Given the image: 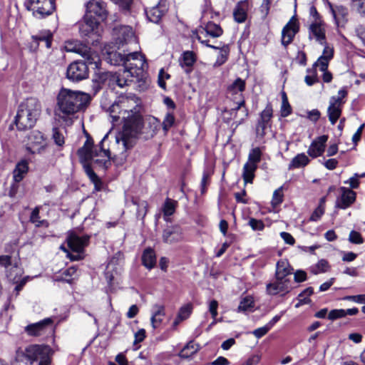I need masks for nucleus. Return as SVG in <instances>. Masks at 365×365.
I'll return each instance as SVG.
<instances>
[{"instance_id":"f257e3e1","label":"nucleus","mask_w":365,"mask_h":365,"mask_svg":"<svg viewBox=\"0 0 365 365\" xmlns=\"http://www.w3.org/2000/svg\"><path fill=\"white\" fill-rule=\"evenodd\" d=\"M160 127V122L155 117H148L144 122L140 114L128 116L124 122L122 130L115 136L119 152L123 153L133 148L140 135H143L145 139L153 138Z\"/></svg>"},{"instance_id":"f03ea898","label":"nucleus","mask_w":365,"mask_h":365,"mask_svg":"<svg viewBox=\"0 0 365 365\" xmlns=\"http://www.w3.org/2000/svg\"><path fill=\"white\" fill-rule=\"evenodd\" d=\"M41 111V103L36 98H28L21 102L15 118L18 130H26L32 128L39 119Z\"/></svg>"},{"instance_id":"7ed1b4c3","label":"nucleus","mask_w":365,"mask_h":365,"mask_svg":"<svg viewBox=\"0 0 365 365\" xmlns=\"http://www.w3.org/2000/svg\"><path fill=\"white\" fill-rule=\"evenodd\" d=\"M91 99L86 93L62 88L57 97V105L63 114L69 115L84 109Z\"/></svg>"},{"instance_id":"20e7f679","label":"nucleus","mask_w":365,"mask_h":365,"mask_svg":"<svg viewBox=\"0 0 365 365\" xmlns=\"http://www.w3.org/2000/svg\"><path fill=\"white\" fill-rule=\"evenodd\" d=\"M53 350L48 345L31 344L24 349H19L16 359L20 362H29V365L38 361V365H51Z\"/></svg>"},{"instance_id":"39448f33","label":"nucleus","mask_w":365,"mask_h":365,"mask_svg":"<svg viewBox=\"0 0 365 365\" xmlns=\"http://www.w3.org/2000/svg\"><path fill=\"white\" fill-rule=\"evenodd\" d=\"M56 9V0H29L27 4V9L39 19L51 16Z\"/></svg>"},{"instance_id":"423d86ee","label":"nucleus","mask_w":365,"mask_h":365,"mask_svg":"<svg viewBox=\"0 0 365 365\" xmlns=\"http://www.w3.org/2000/svg\"><path fill=\"white\" fill-rule=\"evenodd\" d=\"M145 66V57L138 52H133L127 54V59L123 69L128 76L139 77L143 74Z\"/></svg>"},{"instance_id":"0eeeda50","label":"nucleus","mask_w":365,"mask_h":365,"mask_svg":"<svg viewBox=\"0 0 365 365\" xmlns=\"http://www.w3.org/2000/svg\"><path fill=\"white\" fill-rule=\"evenodd\" d=\"M78 155L81 163L83 164V169L91 180L97 175L91 168V159L98 156L97 150L95 151L91 149V139L88 138L83 147L78 149Z\"/></svg>"},{"instance_id":"6e6552de","label":"nucleus","mask_w":365,"mask_h":365,"mask_svg":"<svg viewBox=\"0 0 365 365\" xmlns=\"http://www.w3.org/2000/svg\"><path fill=\"white\" fill-rule=\"evenodd\" d=\"M262 150L259 147L252 148L248 155V161L243 166L242 178L245 183H252L257 163L262 159Z\"/></svg>"},{"instance_id":"1a4fd4ad","label":"nucleus","mask_w":365,"mask_h":365,"mask_svg":"<svg viewBox=\"0 0 365 365\" xmlns=\"http://www.w3.org/2000/svg\"><path fill=\"white\" fill-rule=\"evenodd\" d=\"M80 35L82 38H85L90 43L88 38L92 41H96V37L98 36L99 23L92 16L85 14L83 19L78 23Z\"/></svg>"},{"instance_id":"9d476101","label":"nucleus","mask_w":365,"mask_h":365,"mask_svg":"<svg viewBox=\"0 0 365 365\" xmlns=\"http://www.w3.org/2000/svg\"><path fill=\"white\" fill-rule=\"evenodd\" d=\"M64 48L67 52L80 54L87 60L88 64H96L97 55L93 53L89 47L78 41L69 40L66 41Z\"/></svg>"},{"instance_id":"9b49d317","label":"nucleus","mask_w":365,"mask_h":365,"mask_svg":"<svg viewBox=\"0 0 365 365\" xmlns=\"http://www.w3.org/2000/svg\"><path fill=\"white\" fill-rule=\"evenodd\" d=\"M67 78L72 81H80L88 77V68L86 63L76 61L71 63L67 68Z\"/></svg>"},{"instance_id":"f8f14e48","label":"nucleus","mask_w":365,"mask_h":365,"mask_svg":"<svg viewBox=\"0 0 365 365\" xmlns=\"http://www.w3.org/2000/svg\"><path fill=\"white\" fill-rule=\"evenodd\" d=\"M107 138V135L102 139L99 144L98 147H93V142L91 141V149L95 151L97 150V153H98V156L91 159V162H93L95 165L98 166L99 168H102L103 169H107L110 165V151L109 149H105L103 147L104 142Z\"/></svg>"},{"instance_id":"ddd939ff","label":"nucleus","mask_w":365,"mask_h":365,"mask_svg":"<svg viewBox=\"0 0 365 365\" xmlns=\"http://www.w3.org/2000/svg\"><path fill=\"white\" fill-rule=\"evenodd\" d=\"M52 324L53 320L51 318H46L38 322L27 325L24 331L29 336H39L51 329Z\"/></svg>"},{"instance_id":"4468645a","label":"nucleus","mask_w":365,"mask_h":365,"mask_svg":"<svg viewBox=\"0 0 365 365\" xmlns=\"http://www.w3.org/2000/svg\"><path fill=\"white\" fill-rule=\"evenodd\" d=\"M86 14L96 15L100 20L104 21L108 16L106 3L102 0H90L86 4Z\"/></svg>"},{"instance_id":"2eb2a0df","label":"nucleus","mask_w":365,"mask_h":365,"mask_svg":"<svg viewBox=\"0 0 365 365\" xmlns=\"http://www.w3.org/2000/svg\"><path fill=\"white\" fill-rule=\"evenodd\" d=\"M120 105L122 108L124 109V113H128L127 116H123L125 121L128 119V116H132L135 113L139 114L140 101L135 95L129 94L123 98Z\"/></svg>"},{"instance_id":"dca6fc26","label":"nucleus","mask_w":365,"mask_h":365,"mask_svg":"<svg viewBox=\"0 0 365 365\" xmlns=\"http://www.w3.org/2000/svg\"><path fill=\"white\" fill-rule=\"evenodd\" d=\"M299 31V23L295 16H292L282 31V44L285 47L292 43Z\"/></svg>"},{"instance_id":"f3484780","label":"nucleus","mask_w":365,"mask_h":365,"mask_svg":"<svg viewBox=\"0 0 365 365\" xmlns=\"http://www.w3.org/2000/svg\"><path fill=\"white\" fill-rule=\"evenodd\" d=\"M27 149L32 153H41L46 147L43 133L38 130H33L28 136Z\"/></svg>"},{"instance_id":"a211bd4d","label":"nucleus","mask_w":365,"mask_h":365,"mask_svg":"<svg viewBox=\"0 0 365 365\" xmlns=\"http://www.w3.org/2000/svg\"><path fill=\"white\" fill-rule=\"evenodd\" d=\"M339 190L341 195L336 198L335 207L345 210L355 202L356 194L352 190L345 187H341Z\"/></svg>"},{"instance_id":"6ab92c4d","label":"nucleus","mask_w":365,"mask_h":365,"mask_svg":"<svg viewBox=\"0 0 365 365\" xmlns=\"http://www.w3.org/2000/svg\"><path fill=\"white\" fill-rule=\"evenodd\" d=\"M88 235L78 236L72 232L67 237L68 246L74 252H83L85 247L89 243Z\"/></svg>"},{"instance_id":"aec40b11","label":"nucleus","mask_w":365,"mask_h":365,"mask_svg":"<svg viewBox=\"0 0 365 365\" xmlns=\"http://www.w3.org/2000/svg\"><path fill=\"white\" fill-rule=\"evenodd\" d=\"M288 279L276 278L274 282L267 284L266 292L269 295H277L279 293H288L291 289Z\"/></svg>"},{"instance_id":"412c9836","label":"nucleus","mask_w":365,"mask_h":365,"mask_svg":"<svg viewBox=\"0 0 365 365\" xmlns=\"http://www.w3.org/2000/svg\"><path fill=\"white\" fill-rule=\"evenodd\" d=\"M182 229L178 225L167 227L163 232V240L168 244H173L182 240Z\"/></svg>"},{"instance_id":"4be33fe9","label":"nucleus","mask_w":365,"mask_h":365,"mask_svg":"<svg viewBox=\"0 0 365 365\" xmlns=\"http://www.w3.org/2000/svg\"><path fill=\"white\" fill-rule=\"evenodd\" d=\"M167 11L168 7L164 3H158L154 6L145 9L148 19L155 24L159 23Z\"/></svg>"},{"instance_id":"5701e85b","label":"nucleus","mask_w":365,"mask_h":365,"mask_svg":"<svg viewBox=\"0 0 365 365\" xmlns=\"http://www.w3.org/2000/svg\"><path fill=\"white\" fill-rule=\"evenodd\" d=\"M328 136L326 135H321L314 140L308 148V155L313 158L321 156L324 152Z\"/></svg>"},{"instance_id":"b1692460","label":"nucleus","mask_w":365,"mask_h":365,"mask_svg":"<svg viewBox=\"0 0 365 365\" xmlns=\"http://www.w3.org/2000/svg\"><path fill=\"white\" fill-rule=\"evenodd\" d=\"M31 47L36 48L40 43H44L45 47L50 48L53 40V34L49 30H43L36 35L32 36Z\"/></svg>"},{"instance_id":"393cba45","label":"nucleus","mask_w":365,"mask_h":365,"mask_svg":"<svg viewBox=\"0 0 365 365\" xmlns=\"http://www.w3.org/2000/svg\"><path fill=\"white\" fill-rule=\"evenodd\" d=\"M202 34H203L202 32L201 33V34H199L197 36V40L201 43L205 44L207 47H210V48L216 49V50H220V54L217 58V63L219 65L224 63L226 61L228 54H229V52H230L228 46L224 45L222 46H220L210 45L208 43V41H209L208 40L202 38Z\"/></svg>"},{"instance_id":"a878e982","label":"nucleus","mask_w":365,"mask_h":365,"mask_svg":"<svg viewBox=\"0 0 365 365\" xmlns=\"http://www.w3.org/2000/svg\"><path fill=\"white\" fill-rule=\"evenodd\" d=\"M249 4L247 0L239 1L233 10V17L236 22L243 23L247 17Z\"/></svg>"},{"instance_id":"bb28decb","label":"nucleus","mask_w":365,"mask_h":365,"mask_svg":"<svg viewBox=\"0 0 365 365\" xmlns=\"http://www.w3.org/2000/svg\"><path fill=\"white\" fill-rule=\"evenodd\" d=\"M165 315V307L163 305L155 304L153 307L150 322L153 329L158 328L161 324Z\"/></svg>"},{"instance_id":"cd10ccee","label":"nucleus","mask_w":365,"mask_h":365,"mask_svg":"<svg viewBox=\"0 0 365 365\" xmlns=\"http://www.w3.org/2000/svg\"><path fill=\"white\" fill-rule=\"evenodd\" d=\"M341 106L342 105L337 103V101L330 99L327 113L329 120L332 125H334L339 118L341 113Z\"/></svg>"},{"instance_id":"c85d7f7f","label":"nucleus","mask_w":365,"mask_h":365,"mask_svg":"<svg viewBox=\"0 0 365 365\" xmlns=\"http://www.w3.org/2000/svg\"><path fill=\"white\" fill-rule=\"evenodd\" d=\"M202 30L203 31H200L197 36L202 32L203 34H202V36L203 39H205V37L206 35L217 38L220 36L223 33L222 28L218 24L213 22H208Z\"/></svg>"},{"instance_id":"c756f323","label":"nucleus","mask_w":365,"mask_h":365,"mask_svg":"<svg viewBox=\"0 0 365 365\" xmlns=\"http://www.w3.org/2000/svg\"><path fill=\"white\" fill-rule=\"evenodd\" d=\"M292 270L287 261H279L276 265L275 278L286 279V277L292 273Z\"/></svg>"},{"instance_id":"7c9ffc66","label":"nucleus","mask_w":365,"mask_h":365,"mask_svg":"<svg viewBox=\"0 0 365 365\" xmlns=\"http://www.w3.org/2000/svg\"><path fill=\"white\" fill-rule=\"evenodd\" d=\"M142 262L149 269L154 267L156 263V255L152 248L148 247L144 250L142 255Z\"/></svg>"},{"instance_id":"2f4dec72","label":"nucleus","mask_w":365,"mask_h":365,"mask_svg":"<svg viewBox=\"0 0 365 365\" xmlns=\"http://www.w3.org/2000/svg\"><path fill=\"white\" fill-rule=\"evenodd\" d=\"M309 30L317 41L321 44H325V32L320 21H315L310 25Z\"/></svg>"},{"instance_id":"473e14b6","label":"nucleus","mask_w":365,"mask_h":365,"mask_svg":"<svg viewBox=\"0 0 365 365\" xmlns=\"http://www.w3.org/2000/svg\"><path fill=\"white\" fill-rule=\"evenodd\" d=\"M120 36L118 38L119 43H128L135 38L133 29L130 26H123L119 29Z\"/></svg>"},{"instance_id":"72a5a7b5","label":"nucleus","mask_w":365,"mask_h":365,"mask_svg":"<svg viewBox=\"0 0 365 365\" xmlns=\"http://www.w3.org/2000/svg\"><path fill=\"white\" fill-rule=\"evenodd\" d=\"M245 88V82L240 78H237L232 84L227 88V93L230 95H237L242 97V92Z\"/></svg>"},{"instance_id":"f704fd0d","label":"nucleus","mask_w":365,"mask_h":365,"mask_svg":"<svg viewBox=\"0 0 365 365\" xmlns=\"http://www.w3.org/2000/svg\"><path fill=\"white\" fill-rule=\"evenodd\" d=\"M127 59V54H122L118 52H110L108 53L107 61L112 65H122L123 67Z\"/></svg>"},{"instance_id":"c9c22d12","label":"nucleus","mask_w":365,"mask_h":365,"mask_svg":"<svg viewBox=\"0 0 365 365\" xmlns=\"http://www.w3.org/2000/svg\"><path fill=\"white\" fill-rule=\"evenodd\" d=\"M29 166L26 161L19 163L14 170V180L19 182L22 180L24 175L28 172Z\"/></svg>"},{"instance_id":"e433bc0d","label":"nucleus","mask_w":365,"mask_h":365,"mask_svg":"<svg viewBox=\"0 0 365 365\" xmlns=\"http://www.w3.org/2000/svg\"><path fill=\"white\" fill-rule=\"evenodd\" d=\"M309 163V158L304 153L297 155L289 165V169L299 168L306 166Z\"/></svg>"},{"instance_id":"4c0bfd02","label":"nucleus","mask_w":365,"mask_h":365,"mask_svg":"<svg viewBox=\"0 0 365 365\" xmlns=\"http://www.w3.org/2000/svg\"><path fill=\"white\" fill-rule=\"evenodd\" d=\"M196 59L195 53L192 51H185L182 54V57L180 61V66L182 67H187L186 72L190 71V68L195 63Z\"/></svg>"},{"instance_id":"58836bf2","label":"nucleus","mask_w":365,"mask_h":365,"mask_svg":"<svg viewBox=\"0 0 365 365\" xmlns=\"http://www.w3.org/2000/svg\"><path fill=\"white\" fill-rule=\"evenodd\" d=\"M199 347L198 344H195L191 341L184 346V348L180 351L179 355L181 358H189L197 353L199 350Z\"/></svg>"},{"instance_id":"ea45409f","label":"nucleus","mask_w":365,"mask_h":365,"mask_svg":"<svg viewBox=\"0 0 365 365\" xmlns=\"http://www.w3.org/2000/svg\"><path fill=\"white\" fill-rule=\"evenodd\" d=\"M254 300L253 298L250 296H247L242 298L240 302V304L237 307L238 312H245L247 311H252L254 307Z\"/></svg>"},{"instance_id":"a19ab883","label":"nucleus","mask_w":365,"mask_h":365,"mask_svg":"<svg viewBox=\"0 0 365 365\" xmlns=\"http://www.w3.org/2000/svg\"><path fill=\"white\" fill-rule=\"evenodd\" d=\"M314 292L312 287H308L302 292L297 297L298 302L295 304L296 308H299L303 304H307L311 302V299L308 297L303 298L304 295L311 296Z\"/></svg>"},{"instance_id":"79ce46f5","label":"nucleus","mask_w":365,"mask_h":365,"mask_svg":"<svg viewBox=\"0 0 365 365\" xmlns=\"http://www.w3.org/2000/svg\"><path fill=\"white\" fill-rule=\"evenodd\" d=\"M176 205V201L170 200V198L166 199L163 208L165 220L168 221L166 217L172 215L175 212Z\"/></svg>"},{"instance_id":"37998d69","label":"nucleus","mask_w":365,"mask_h":365,"mask_svg":"<svg viewBox=\"0 0 365 365\" xmlns=\"http://www.w3.org/2000/svg\"><path fill=\"white\" fill-rule=\"evenodd\" d=\"M133 205L137 206V217H140L141 220H143L145 216L147 214L148 211V203L146 201H137L136 200H132Z\"/></svg>"},{"instance_id":"c03bdc74","label":"nucleus","mask_w":365,"mask_h":365,"mask_svg":"<svg viewBox=\"0 0 365 365\" xmlns=\"http://www.w3.org/2000/svg\"><path fill=\"white\" fill-rule=\"evenodd\" d=\"M52 138L55 144L58 147H63L65 143L63 132L58 128H53L52 130Z\"/></svg>"},{"instance_id":"a18cd8bd","label":"nucleus","mask_w":365,"mask_h":365,"mask_svg":"<svg viewBox=\"0 0 365 365\" xmlns=\"http://www.w3.org/2000/svg\"><path fill=\"white\" fill-rule=\"evenodd\" d=\"M105 81L108 82V85L114 89L115 86H118L119 82L118 73L107 72L103 74Z\"/></svg>"},{"instance_id":"49530a36","label":"nucleus","mask_w":365,"mask_h":365,"mask_svg":"<svg viewBox=\"0 0 365 365\" xmlns=\"http://www.w3.org/2000/svg\"><path fill=\"white\" fill-rule=\"evenodd\" d=\"M284 200V194H283V187L281 186L278 189L275 190L273 192L272 199L271 201V204L273 207H277Z\"/></svg>"},{"instance_id":"de8ad7c7","label":"nucleus","mask_w":365,"mask_h":365,"mask_svg":"<svg viewBox=\"0 0 365 365\" xmlns=\"http://www.w3.org/2000/svg\"><path fill=\"white\" fill-rule=\"evenodd\" d=\"M329 267V262L326 259H321L314 267H312L311 272L314 274H317L327 272Z\"/></svg>"},{"instance_id":"09e8293b","label":"nucleus","mask_w":365,"mask_h":365,"mask_svg":"<svg viewBox=\"0 0 365 365\" xmlns=\"http://www.w3.org/2000/svg\"><path fill=\"white\" fill-rule=\"evenodd\" d=\"M273 115V110L270 103H268L265 108L261 112L259 120L267 124H270L271 119Z\"/></svg>"},{"instance_id":"8fccbe9b","label":"nucleus","mask_w":365,"mask_h":365,"mask_svg":"<svg viewBox=\"0 0 365 365\" xmlns=\"http://www.w3.org/2000/svg\"><path fill=\"white\" fill-rule=\"evenodd\" d=\"M332 14L336 24H339L347 15V10L343 6H337L335 9H332Z\"/></svg>"},{"instance_id":"3c124183","label":"nucleus","mask_w":365,"mask_h":365,"mask_svg":"<svg viewBox=\"0 0 365 365\" xmlns=\"http://www.w3.org/2000/svg\"><path fill=\"white\" fill-rule=\"evenodd\" d=\"M307 73L308 74L304 78L307 85L310 86L317 82V69L315 68H307Z\"/></svg>"},{"instance_id":"603ef678","label":"nucleus","mask_w":365,"mask_h":365,"mask_svg":"<svg viewBox=\"0 0 365 365\" xmlns=\"http://www.w3.org/2000/svg\"><path fill=\"white\" fill-rule=\"evenodd\" d=\"M365 177V173H362L361 175L358 173H355L354 176L350 178L349 180L344 181V184H349L351 190L356 189L359 187L360 182L359 178Z\"/></svg>"},{"instance_id":"864d4df0","label":"nucleus","mask_w":365,"mask_h":365,"mask_svg":"<svg viewBox=\"0 0 365 365\" xmlns=\"http://www.w3.org/2000/svg\"><path fill=\"white\" fill-rule=\"evenodd\" d=\"M247 225L253 231H262L264 229V224L262 220L254 217H250Z\"/></svg>"},{"instance_id":"5fc2aeb1","label":"nucleus","mask_w":365,"mask_h":365,"mask_svg":"<svg viewBox=\"0 0 365 365\" xmlns=\"http://www.w3.org/2000/svg\"><path fill=\"white\" fill-rule=\"evenodd\" d=\"M245 102L243 99L240 100L237 103V106L232 109V112H237V110H240L242 108H244L242 112H243V118H242L240 120L236 122V126L241 124L245 118H246L248 116V110L245 107Z\"/></svg>"},{"instance_id":"6e6d98bb","label":"nucleus","mask_w":365,"mask_h":365,"mask_svg":"<svg viewBox=\"0 0 365 365\" xmlns=\"http://www.w3.org/2000/svg\"><path fill=\"white\" fill-rule=\"evenodd\" d=\"M192 305L191 304H187L184 306H182L178 312V316L179 317L180 319H187L190 314L192 313Z\"/></svg>"},{"instance_id":"4d7b16f0","label":"nucleus","mask_w":365,"mask_h":365,"mask_svg":"<svg viewBox=\"0 0 365 365\" xmlns=\"http://www.w3.org/2000/svg\"><path fill=\"white\" fill-rule=\"evenodd\" d=\"M175 122V117L173 113H168L163 120L162 126L165 133H167L168 130L173 126Z\"/></svg>"},{"instance_id":"13d9d810","label":"nucleus","mask_w":365,"mask_h":365,"mask_svg":"<svg viewBox=\"0 0 365 365\" xmlns=\"http://www.w3.org/2000/svg\"><path fill=\"white\" fill-rule=\"evenodd\" d=\"M30 221L35 224L36 227H40L43 225L45 222L44 220H40L39 216V209L38 207H35L30 216Z\"/></svg>"},{"instance_id":"bf43d9fd","label":"nucleus","mask_w":365,"mask_h":365,"mask_svg":"<svg viewBox=\"0 0 365 365\" xmlns=\"http://www.w3.org/2000/svg\"><path fill=\"white\" fill-rule=\"evenodd\" d=\"M118 78L119 82L118 86L119 88H124L126 86L129 85V83L132 81V78L130 76H128L127 73H125V70L123 69L122 73H118Z\"/></svg>"},{"instance_id":"052dcab7","label":"nucleus","mask_w":365,"mask_h":365,"mask_svg":"<svg viewBox=\"0 0 365 365\" xmlns=\"http://www.w3.org/2000/svg\"><path fill=\"white\" fill-rule=\"evenodd\" d=\"M343 317H345V312L344 309H332L329 312L328 314V319L331 321L341 319Z\"/></svg>"},{"instance_id":"680f3d73","label":"nucleus","mask_w":365,"mask_h":365,"mask_svg":"<svg viewBox=\"0 0 365 365\" xmlns=\"http://www.w3.org/2000/svg\"><path fill=\"white\" fill-rule=\"evenodd\" d=\"M329 61L320 56L317 61L313 64L312 68L319 67L321 71L327 70Z\"/></svg>"},{"instance_id":"e2e57ef3","label":"nucleus","mask_w":365,"mask_h":365,"mask_svg":"<svg viewBox=\"0 0 365 365\" xmlns=\"http://www.w3.org/2000/svg\"><path fill=\"white\" fill-rule=\"evenodd\" d=\"M349 240L353 244H361L364 242V240L361 237V235L354 230H352L349 233Z\"/></svg>"},{"instance_id":"0e129e2a","label":"nucleus","mask_w":365,"mask_h":365,"mask_svg":"<svg viewBox=\"0 0 365 365\" xmlns=\"http://www.w3.org/2000/svg\"><path fill=\"white\" fill-rule=\"evenodd\" d=\"M170 78V74L165 73L163 68H161L158 73V85L160 88L165 89L166 83L165 79H169Z\"/></svg>"},{"instance_id":"69168bd1","label":"nucleus","mask_w":365,"mask_h":365,"mask_svg":"<svg viewBox=\"0 0 365 365\" xmlns=\"http://www.w3.org/2000/svg\"><path fill=\"white\" fill-rule=\"evenodd\" d=\"M324 213V206L319 205L314 210V211L312 212L309 220L311 221H314V222L318 221L321 218V217L323 215Z\"/></svg>"},{"instance_id":"338daca9","label":"nucleus","mask_w":365,"mask_h":365,"mask_svg":"<svg viewBox=\"0 0 365 365\" xmlns=\"http://www.w3.org/2000/svg\"><path fill=\"white\" fill-rule=\"evenodd\" d=\"M270 126V124H267L264 122L259 120L256 127L257 135L261 137H264L265 135V130Z\"/></svg>"},{"instance_id":"774afa93","label":"nucleus","mask_w":365,"mask_h":365,"mask_svg":"<svg viewBox=\"0 0 365 365\" xmlns=\"http://www.w3.org/2000/svg\"><path fill=\"white\" fill-rule=\"evenodd\" d=\"M271 329L268 327L267 324H265L264 327H259L258 329H255L252 331V334L257 337V339H259L267 334V333Z\"/></svg>"}]
</instances>
